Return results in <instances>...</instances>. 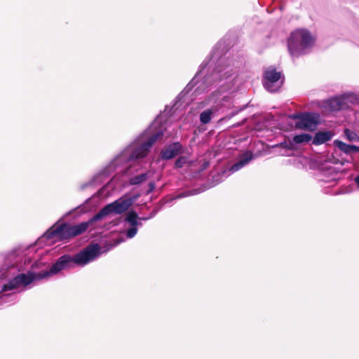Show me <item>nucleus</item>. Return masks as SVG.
<instances>
[{"label":"nucleus","mask_w":359,"mask_h":359,"mask_svg":"<svg viewBox=\"0 0 359 359\" xmlns=\"http://www.w3.org/2000/svg\"><path fill=\"white\" fill-rule=\"evenodd\" d=\"M133 203V201L131 198H120L106 205L88 221L76 225H72L66 222L59 225L54 224L45 233L44 236L47 239L57 238L60 241L69 240L82 234L94 222L101 220L111 213L121 215L125 212L132 205Z\"/></svg>","instance_id":"1"},{"label":"nucleus","mask_w":359,"mask_h":359,"mask_svg":"<svg viewBox=\"0 0 359 359\" xmlns=\"http://www.w3.org/2000/svg\"><path fill=\"white\" fill-rule=\"evenodd\" d=\"M100 246L95 243L88 245L72 257L69 255L61 256L51 266L49 270L41 271L44 279L59 273L62 270L71 267L72 264H76L80 266L87 264L100 255Z\"/></svg>","instance_id":"2"},{"label":"nucleus","mask_w":359,"mask_h":359,"mask_svg":"<svg viewBox=\"0 0 359 359\" xmlns=\"http://www.w3.org/2000/svg\"><path fill=\"white\" fill-rule=\"evenodd\" d=\"M313 38L309 32L305 29H297L292 32L287 41V46L292 56L298 57L304 50L312 46Z\"/></svg>","instance_id":"3"},{"label":"nucleus","mask_w":359,"mask_h":359,"mask_svg":"<svg viewBox=\"0 0 359 359\" xmlns=\"http://www.w3.org/2000/svg\"><path fill=\"white\" fill-rule=\"evenodd\" d=\"M44 279L41 271L35 272L29 271L27 273H20L11 279L8 283L3 285L1 292L12 290L20 286H27L34 280Z\"/></svg>","instance_id":"4"},{"label":"nucleus","mask_w":359,"mask_h":359,"mask_svg":"<svg viewBox=\"0 0 359 359\" xmlns=\"http://www.w3.org/2000/svg\"><path fill=\"white\" fill-rule=\"evenodd\" d=\"M163 137V132L162 130H159L153 135H151L148 140L142 143L140 146L135 148L131 154L130 159H141L146 157L150 149L158 140L162 139Z\"/></svg>","instance_id":"5"},{"label":"nucleus","mask_w":359,"mask_h":359,"mask_svg":"<svg viewBox=\"0 0 359 359\" xmlns=\"http://www.w3.org/2000/svg\"><path fill=\"white\" fill-rule=\"evenodd\" d=\"M264 77L265 79L264 87L271 93L276 91L283 82V81H280L281 79V72H277L275 68L269 67L266 70Z\"/></svg>","instance_id":"6"},{"label":"nucleus","mask_w":359,"mask_h":359,"mask_svg":"<svg viewBox=\"0 0 359 359\" xmlns=\"http://www.w3.org/2000/svg\"><path fill=\"white\" fill-rule=\"evenodd\" d=\"M319 123V115L316 113H304L300 121L295 123V128L301 130L314 131Z\"/></svg>","instance_id":"7"},{"label":"nucleus","mask_w":359,"mask_h":359,"mask_svg":"<svg viewBox=\"0 0 359 359\" xmlns=\"http://www.w3.org/2000/svg\"><path fill=\"white\" fill-rule=\"evenodd\" d=\"M182 152V145L179 142H173L161 150V158L163 160H170Z\"/></svg>","instance_id":"8"},{"label":"nucleus","mask_w":359,"mask_h":359,"mask_svg":"<svg viewBox=\"0 0 359 359\" xmlns=\"http://www.w3.org/2000/svg\"><path fill=\"white\" fill-rule=\"evenodd\" d=\"M254 155L251 151H246L243 154H241L238 158V162L234 163L229 169V171L236 172L241 169L243 167L250 163L253 158Z\"/></svg>","instance_id":"9"},{"label":"nucleus","mask_w":359,"mask_h":359,"mask_svg":"<svg viewBox=\"0 0 359 359\" xmlns=\"http://www.w3.org/2000/svg\"><path fill=\"white\" fill-rule=\"evenodd\" d=\"M334 146L337 147L340 151L346 154L352 153H359V147L355 145L348 144L341 140H335L333 142Z\"/></svg>","instance_id":"10"},{"label":"nucleus","mask_w":359,"mask_h":359,"mask_svg":"<svg viewBox=\"0 0 359 359\" xmlns=\"http://www.w3.org/2000/svg\"><path fill=\"white\" fill-rule=\"evenodd\" d=\"M333 133L331 131H319L316 133L313 139V144L314 145L322 144L332 139Z\"/></svg>","instance_id":"11"},{"label":"nucleus","mask_w":359,"mask_h":359,"mask_svg":"<svg viewBox=\"0 0 359 359\" xmlns=\"http://www.w3.org/2000/svg\"><path fill=\"white\" fill-rule=\"evenodd\" d=\"M327 105L332 111H339L346 107L345 99L344 97H334L328 100Z\"/></svg>","instance_id":"12"},{"label":"nucleus","mask_w":359,"mask_h":359,"mask_svg":"<svg viewBox=\"0 0 359 359\" xmlns=\"http://www.w3.org/2000/svg\"><path fill=\"white\" fill-rule=\"evenodd\" d=\"M138 215L134 210H130L128 212L126 217V221L128 222L132 226H137L140 224L137 222Z\"/></svg>","instance_id":"13"},{"label":"nucleus","mask_w":359,"mask_h":359,"mask_svg":"<svg viewBox=\"0 0 359 359\" xmlns=\"http://www.w3.org/2000/svg\"><path fill=\"white\" fill-rule=\"evenodd\" d=\"M312 140V136L309 134H300L294 136L293 142L296 144L309 142Z\"/></svg>","instance_id":"14"},{"label":"nucleus","mask_w":359,"mask_h":359,"mask_svg":"<svg viewBox=\"0 0 359 359\" xmlns=\"http://www.w3.org/2000/svg\"><path fill=\"white\" fill-rule=\"evenodd\" d=\"M344 134L345 137L349 142L359 141V135L355 132H354L348 128L344 129Z\"/></svg>","instance_id":"15"},{"label":"nucleus","mask_w":359,"mask_h":359,"mask_svg":"<svg viewBox=\"0 0 359 359\" xmlns=\"http://www.w3.org/2000/svg\"><path fill=\"white\" fill-rule=\"evenodd\" d=\"M147 178L146 173H142L130 178L129 183L132 185L139 184L144 182Z\"/></svg>","instance_id":"16"},{"label":"nucleus","mask_w":359,"mask_h":359,"mask_svg":"<svg viewBox=\"0 0 359 359\" xmlns=\"http://www.w3.org/2000/svg\"><path fill=\"white\" fill-rule=\"evenodd\" d=\"M212 112L210 109L203 111L200 114V121L203 124H207L211 121V115Z\"/></svg>","instance_id":"17"},{"label":"nucleus","mask_w":359,"mask_h":359,"mask_svg":"<svg viewBox=\"0 0 359 359\" xmlns=\"http://www.w3.org/2000/svg\"><path fill=\"white\" fill-rule=\"evenodd\" d=\"M275 147H280L282 148L287 149L289 150L294 149V144L292 142H287L286 141L280 142V144H276Z\"/></svg>","instance_id":"18"},{"label":"nucleus","mask_w":359,"mask_h":359,"mask_svg":"<svg viewBox=\"0 0 359 359\" xmlns=\"http://www.w3.org/2000/svg\"><path fill=\"white\" fill-rule=\"evenodd\" d=\"M187 162V158L184 156L179 157L175 163V166L177 168H182Z\"/></svg>","instance_id":"19"},{"label":"nucleus","mask_w":359,"mask_h":359,"mask_svg":"<svg viewBox=\"0 0 359 359\" xmlns=\"http://www.w3.org/2000/svg\"><path fill=\"white\" fill-rule=\"evenodd\" d=\"M137 226H132L131 228H130L128 230L127 236L128 238H133L135 236V234L137 233Z\"/></svg>","instance_id":"20"},{"label":"nucleus","mask_w":359,"mask_h":359,"mask_svg":"<svg viewBox=\"0 0 359 359\" xmlns=\"http://www.w3.org/2000/svg\"><path fill=\"white\" fill-rule=\"evenodd\" d=\"M304 113H296V114H292L290 116V118L293 119V120H297V121H300L302 116H303Z\"/></svg>","instance_id":"21"},{"label":"nucleus","mask_w":359,"mask_h":359,"mask_svg":"<svg viewBox=\"0 0 359 359\" xmlns=\"http://www.w3.org/2000/svg\"><path fill=\"white\" fill-rule=\"evenodd\" d=\"M208 166H209V163H208V162H205V163H203V165H202V168H201V170H205V169H206Z\"/></svg>","instance_id":"22"},{"label":"nucleus","mask_w":359,"mask_h":359,"mask_svg":"<svg viewBox=\"0 0 359 359\" xmlns=\"http://www.w3.org/2000/svg\"><path fill=\"white\" fill-rule=\"evenodd\" d=\"M39 265H43V264L42 263H40V264H39ZM38 266H39V264H36V263H35L34 264H33V265L32 266V269H35V267H38Z\"/></svg>","instance_id":"23"},{"label":"nucleus","mask_w":359,"mask_h":359,"mask_svg":"<svg viewBox=\"0 0 359 359\" xmlns=\"http://www.w3.org/2000/svg\"><path fill=\"white\" fill-rule=\"evenodd\" d=\"M355 182L359 187V175L355 178Z\"/></svg>","instance_id":"24"},{"label":"nucleus","mask_w":359,"mask_h":359,"mask_svg":"<svg viewBox=\"0 0 359 359\" xmlns=\"http://www.w3.org/2000/svg\"><path fill=\"white\" fill-rule=\"evenodd\" d=\"M150 191H151L154 188V184L153 183H150Z\"/></svg>","instance_id":"25"}]
</instances>
